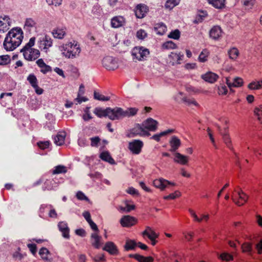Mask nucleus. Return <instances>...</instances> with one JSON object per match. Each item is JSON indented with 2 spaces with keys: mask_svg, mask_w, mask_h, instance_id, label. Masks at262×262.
<instances>
[{
  "mask_svg": "<svg viewBox=\"0 0 262 262\" xmlns=\"http://www.w3.org/2000/svg\"><path fill=\"white\" fill-rule=\"evenodd\" d=\"M24 38L23 32L19 28L12 29L6 35L3 43L4 49L7 51H12L21 43Z\"/></svg>",
  "mask_w": 262,
  "mask_h": 262,
  "instance_id": "f257e3e1",
  "label": "nucleus"
},
{
  "mask_svg": "<svg viewBox=\"0 0 262 262\" xmlns=\"http://www.w3.org/2000/svg\"><path fill=\"white\" fill-rule=\"evenodd\" d=\"M137 112L138 109L135 107L127 108L125 110L119 107H107V117L112 120H120L122 118L133 116Z\"/></svg>",
  "mask_w": 262,
  "mask_h": 262,
  "instance_id": "f03ea898",
  "label": "nucleus"
},
{
  "mask_svg": "<svg viewBox=\"0 0 262 262\" xmlns=\"http://www.w3.org/2000/svg\"><path fill=\"white\" fill-rule=\"evenodd\" d=\"M63 56L67 58H74L78 56L81 52L80 45L75 40L68 42L59 47Z\"/></svg>",
  "mask_w": 262,
  "mask_h": 262,
  "instance_id": "7ed1b4c3",
  "label": "nucleus"
},
{
  "mask_svg": "<svg viewBox=\"0 0 262 262\" xmlns=\"http://www.w3.org/2000/svg\"><path fill=\"white\" fill-rule=\"evenodd\" d=\"M149 54L148 49L143 47H134L131 51L133 59L135 61L145 60Z\"/></svg>",
  "mask_w": 262,
  "mask_h": 262,
  "instance_id": "20e7f679",
  "label": "nucleus"
},
{
  "mask_svg": "<svg viewBox=\"0 0 262 262\" xmlns=\"http://www.w3.org/2000/svg\"><path fill=\"white\" fill-rule=\"evenodd\" d=\"M24 58L28 61H33L37 59L40 56V51L36 49L23 48L20 50Z\"/></svg>",
  "mask_w": 262,
  "mask_h": 262,
  "instance_id": "39448f33",
  "label": "nucleus"
},
{
  "mask_svg": "<svg viewBox=\"0 0 262 262\" xmlns=\"http://www.w3.org/2000/svg\"><path fill=\"white\" fill-rule=\"evenodd\" d=\"M150 135L149 132L144 129L142 124H137L130 129L127 136L129 138H133L137 136H149Z\"/></svg>",
  "mask_w": 262,
  "mask_h": 262,
  "instance_id": "423d86ee",
  "label": "nucleus"
},
{
  "mask_svg": "<svg viewBox=\"0 0 262 262\" xmlns=\"http://www.w3.org/2000/svg\"><path fill=\"white\" fill-rule=\"evenodd\" d=\"M152 185L161 191H164L168 186H175L176 184L163 178H160L154 180L152 182Z\"/></svg>",
  "mask_w": 262,
  "mask_h": 262,
  "instance_id": "0eeeda50",
  "label": "nucleus"
},
{
  "mask_svg": "<svg viewBox=\"0 0 262 262\" xmlns=\"http://www.w3.org/2000/svg\"><path fill=\"white\" fill-rule=\"evenodd\" d=\"M102 64L104 68L108 70H115L118 67L117 60L112 56H106L102 60Z\"/></svg>",
  "mask_w": 262,
  "mask_h": 262,
  "instance_id": "6e6552de",
  "label": "nucleus"
},
{
  "mask_svg": "<svg viewBox=\"0 0 262 262\" xmlns=\"http://www.w3.org/2000/svg\"><path fill=\"white\" fill-rule=\"evenodd\" d=\"M143 142L140 140H134L128 143V148L134 155H139L143 147Z\"/></svg>",
  "mask_w": 262,
  "mask_h": 262,
  "instance_id": "1a4fd4ad",
  "label": "nucleus"
},
{
  "mask_svg": "<svg viewBox=\"0 0 262 262\" xmlns=\"http://www.w3.org/2000/svg\"><path fill=\"white\" fill-rule=\"evenodd\" d=\"M141 234L143 237L147 236L150 239L152 245L154 246L157 243L156 239L159 237V234L157 233L150 227H146Z\"/></svg>",
  "mask_w": 262,
  "mask_h": 262,
  "instance_id": "9d476101",
  "label": "nucleus"
},
{
  "mask_svg": "<svg viewBox=\"0 0 262 262\" xmlns=\"http://www.w3.org/2000/svg\"><path fill=\"white\" fill-rule=\"evenodd\" d=\"M183 56V54L181 52H171L168 56V63L172 66L179 64Z\"/></svg>",
  "mask_w": 262,
  "mask_h": 262,
  "instance_id": "9b49d317",
  "label": "nucleus"
},
{
  "mask_svg": "<svg viewBox=\"0 0 262 262\" xmlns=\"http://www.w3.org/2000/svg\"><path fill=\"white\" fill-rule=\"evenodd\" d=\"M52 45L53 40L48 36H45L39 41V48L46 53H48Z\"/></svg>",
  "mask_w": 262,
  "mask_h": 262,
  "instance_id": "f8f14e48",
  "label": "nucleus"
},
{
  "mask_svg": "<svg viewBox=\"0 0 262 262\" xmlns=\"http://www.w3.org/2000/svg\"><path fill=\"white\" fill-rule=\"evenodd\" d=\"M142 124L144 129L148 132H155L158 128V122L151 118H147Z\"/></svg>",
  "mask_w": 262,
  "mask_h": 262,
  "instance_id": "ddd939ff",
  "label": "nucleus"
},
{
  "mask_svg": "<svg viewBox=\"0 0 262 262\" xmlns=\"http://www.w3.org/2000/svg\"><path fill=\"white\" fill-rule=\"evenodd\" d=\"M223 31L220 26H214L211 28L209 31L210 37L214 40H219L223 35Z\"/></svg>",
  "mask_w": 262,
  "mask_h": 262,
  "instance_id": "4468645a",
  "label": "nucleus"
},
{
  "mask_svg": "<svg viewBox=\"0 0 262 262\" xmlns=\"http://www.w3.org/2000/svg\"><path fill=\"white\" fill-rule=\"evenodd\" d=\"M120 223L122 227H130L137 223V220L132 216L124 215L120 219Z\"/></svg>",
  "mask_w": 262,
  "mask_h": 262,
  "instance_id": "2eb2a0df",
  "label": "nucleus"
},
{
  "mask_svg": "<svg viewBox=\"0 0 262 262\" xmlns=\"http://www.w3.org/2000/svg\"><path fill=\"white\" fill-rule=\"evenodd\" d=\"M173 161L178 164L186 165L188 164L189 161V158L188 156L179 152H176L173 154Z\"/></svg>",
  "mask_w": 262,
  "mask_h": 262,
  "instance_id": "dca6fc26",
  "label": "nucleus"
},
{
  "mask_svg": "<svg viewBox=\"0 0 262 262\" xmlns=\"http://www.w3.org/2000/svg\"><path fill=\"white\" fill-rule=\"evenodd\" d=\"M201 78L209 83H215L219 78L217 74L211 71H208L201 75Z\"/></svg>",
  "mask_w": 262,
  "mask_h": 262,
  "instance_id": "f3484780",
  "label": "nucleus"
},
{
  "mask_svg": "<svg viewBox=\"0 0 262 262\" xmlns=\"http://www.w3.org/2000/svg\"><path fill=\"white\" fill-rule=\"evenodd\" d=\"M226 83L228 86L231 89L232 88H238L241 87L244 84V80L239 77H236L233 79L232 81H231L228 77L226 78Z\"/></svg>",
  "mask_w": 262,
  "mask_h": 262,
  "instance_id": "a211bd4d",
  "label": "nucleus"
},
{
  "mask_svg": "<svg viewBox=\"0 0 262 262\" xmlns=\"http://www.w3.org/2000/svg\"><path fill=\"white\" fill-rule=\"evenodd\" d=\"M11 20L8 16L0 17V32L7 31L11 26Z\"/></svg>",
  "mask_w": 262,
  "mask_h": 262,
  "instance_id": "6ab92c4d",
  "label": "nucleus"
},
{
  "mask_svg": "<svg viewBox=\"0 0 262 262\" xmlns=\"http://www.w3.org/2000/svg\"><path fill=\"white\" fill-rule=\"evenodd\" d=\"M148 11V8L145 5L139 4L135 9V13L137 18H142L145 16Z\"/></svg>",
  "mask_w": 262,
  "mask_h": 262,
  "instance_id": "aec40b11",
  "label": "nucleus"
},
{
  "mask_svg": "<svg viewBox=\"0 0 262 262\" xmlns=\"http://www.w3.org/2000/svg\"><path fill=\"white\" fill-rule=\"evenodd\" d=\"M102 249L111 255H117L118 254V250L115 244L112 242H106Z\"/></svg>",
  "mask_w": 262,
  "mask_h": 262,
  "instance_id": "412c9836",
  "label": "nucleus"
},
{
  "mask_svg": "<svg viewBox=\"0 0 262 262\" xmlns=\"http://www.w3.org/2000/svg\"><path fill=\"white\" fill-rule=\"evenodd\" d=\"M183 103L187 106L192 108H199L200 107V104L198 101L193 98L184 97L182 99Z\"/></svg>",
  "mask_w": 262,
  "mask_h": 262,
  "instance_id": "4be33fe9",
  "label": "nucleus"
},
{
  "mask_svg": "<svg viewBox=\"0 0 262 262\" xmlns=\"http://www.w3.org/2000/svg\"><path fill=\"white\" fill-rule=\"evenodd\" d=\"M92 245L96 249H99L102 245L101 237L98 235V232H94L91 234Z\"/></svg>",
  "mask_w": 262,
  "mask_h": 262,
  "instance_id": "5701e85b",
  "label": "nucleus"
},
{
  "mask_svg": "<svg viewBox=\"0 0 262 262\" xmlns=\"http://www.w3.org/2000/svg\"><path fill=\"white\" fill-rule=\"evenodd\" d=\"M170 151L171 152L176 151L181 146V140L176 136H172L170 141Z\"/></svg>",
  "mask_w": 262,
  "mask_h": 262,
  "instance_id": "b1692460",
  "label": "nucleus"
},
{
  "mask_svg": "<svg viewBox=\"0 0 262 262\" xmlns=\"http://www.w3.org/2000/svg\"><path fill=\"white\" fill-rule=\"evenodd\" d=\"M36 63L40 69V72L43 74H46L52 71L51 67L50 66L47 65L42 58L38 59Z\"/></svg>",
  "mask_w": 262,
  "mask_h": 262,
  "instance_id": "393cba45",
  "label": "nucleus"
},
{
  "mask_svg": "<svg viewBox=\"0 0 262 262\" xmlns=\"http://www.w3.org/2000/svg\"><path fill=\"white\" fill-rule=\"evenodd\" d=\"M124 203L125 205V207H119V210L122 212H129L132 210H134L136 208L135 205L130 200H125L124 201Z\"/></svg>",
  "mask_w": 262,
  "mask_h": 262,
  "instance_id": "a878e982",
  "label": "nucleus"
},
{
  "mask_svg": "<svg viewBox=\"0 0 262 262\" xmlns=\"http://www.w3.org/2000/svg\"><path fill=\"white\" fill-rule=\"evenodd\" d=\"M247 87L251 91H256L262 89V79L259 80H254L252 81L248 84Z\"/></svg>",
  "mask_w": 262,
  "mask_h": 262,
  "instance_id": "bb28decb",
  "label": "nucleus"
},
{
  "mask_svg": "<svg viewBox=\"0 0 262 262\" xmlns=\"http://www.w3.org/2000/svg\"><path fill=\"white\" fill-rule=\"evenodd\" d=\"M125 23L124 18L122 16H115L112 19L111 25L113 28L121 27Z\"/></svg>",
  "mask_w": 262,
  "mask_h": 262,
  "instance_id": "cd10ccee",
  "label": "nucleus"
},
{
  "mask_svg": "<svg viewBox=\"0 0 262 262\" xmlns=\"http://www.w3.org/2000/svg\"><path fill=\"white\" fill-rule=\"evenodd\" d=\"M39 254L43 260L46 262H52V259L50 257V253L47 248H41L39 250Z\"/></svg>",
  "mask_w": 262,
  "mask_h": 262,
  "instance_id": "c85d7f7f",
  "label": "nucleus"
},
{
  "mask_svg": "<svg viewBox=\"0 0 262 262\" xmlns=\"http://www.w3.org/2000/svg\"><path fill=\"white\" fill-rule=\"evenodd\" d=\"M58 227L60 231L62 233L63 236L68 238L69 237V229L67 224L64 222H60L58 224Z\"/></svg>",
  "mask_w": 262,
  "mask_h": 262,
  "instance_id": "c756f323",
  "label": "nucleus"
},
{
  "mask_svg": "<svg viewBox=\"0 0 262 262\" xmlns=\"http://www.w3.org/2000/svg\"><path fill=\"white\" fill-rule=\"evenodd\" d=\"M36 22L32 18H26L24 24V29L27 31H31V29L35 28Z\"/></svg>",
  "mask_w": 262,
  "mask_h": 262,
  "instance_id": "7c9ffc66",
  "label": "nucleus"
},
{
  "mask_svg": "<svg viewBox=\"0 0 262 262\" xmlns=\"http://www.w3.org/2000/svg\"><path fill=\"white\" fill-rule=\"evenodd\" d=\"M53 37L57 39H62L66 35V32L63 28H56L52 32Z\"/></svg>",
  "mask_w": 262,
  "mask_h": 262,
  "instance_id": "2f4dec72",
  "label": "nucleus"
},
{
  "mask_svg": "<svg viewBox=\"0 0 262 262\" xmlns=\"http://www.w3.org/2000/svg\"><path fill=\"white\" fill-rule=\"evenodd\" d=\"M66 134L65 133L58 134L54 138V143L56 145H62L65 142Z\"/></svg>",
  "mask_w": 262,
  "mask_h": 262,
  "instance_id": "473e14b6",
  "label": "nucleus"
},
{
  "mask_svg": "<svg viewBox=\"0 0 262 262\" xmlns=\"http://www.w3.org/2000/svg\"><path fill=\"white\" fill-rule=\"evenodd\" d=\"M228 54L230 59L235 61L239 56V52L236 48L232 47L228 50Z\"/></svg>",
  "mask_w": 262,
  "mask_h": 262,
  "instance_id": "72a5a7b5",
  "label": "nucleus"
},
{
  "mask_svg": "<svg viewBox=\"0 0 262 262\" xmlns=\"http://www.w3.org/2000/svg\"><path fill=\"white\" fill-rule=\"evenodd\" d=\"M208 3L216 9H222L225 6V0H207Z\"/></svg>",
  "mask_w": 262,
  "mask_h": 262,
  "instance_id": "f704fd0d",
  "label": "nucleus"
},
{
  "mask_svg": "<svg viewBox=\"0 0 262 262\" xmlns=\"http://www.w3.org/2000/svg\"><path fill=\"white\" fill-rule=\"evenodd\" d=\"M94 113L99 118L107 117V107L105 109L99 107H96Z\"/></svg>",
  "mask_w": 262,
  "mask_h": 262,
  "instance_id": "c9c22d12",
  "label": "nucleus"
},
{
  "mask_svg": "<svg viewBox=\"0 0 262 262\" xmlns=\"http://www.w3.org/2000/svg\"><path fill=\"white\" fill-rule=\"evenodd\" d=\"M209 52L207 49H203L200 53L198 60L200 62H205L208 60V57L209 55Z\"/></svg>",
  "mask_w": 262,
  "mask_h": 262,
  "instance_id": "e433bc0d",
  "label": "nucleus"
},
{
  "mask_svg": "<svg viewBox=\"0 0 262 262\" xmlns=\"http://www.w3.org/2000/svg\"><path fill=\"white\" fill-rule=\"evenodd\" d=\"M134 258H135L139 262H153L154 259L151 256L145 257L139 254H135L133 255Z\"/></svg>",
  "mask_w": 262,
  "mask_h": 262,
  "instance_id": "4c0bfd02",
  "label": "nucleus"
},
{
  "mask_svg": "<svg viewBox=\"0 0 262 262\" xmlns=\"http://www.w3.org/2000/svg\"><path fill=\"white\" fill-rule=\"evenodd\" d=\"M100 157L102 160L107 162L110 164L115 163L114 160L111 157L109 152L107 151H104L102 152L100 155Z\"/></svg>",
  "mask_w": 262,
  "mask_h": 262,
  "instance_id": "58836bf2",
  "label": "nucleus"
},
{
  "mask_svg": "<svg viewBox=\"0 0 262 262\" xmlns=\"http://www.w3.org/2000/svg\"><path fill=\"white\" fill-rule=\"evenodd\" d=\"M242 251L243 253H251L252 250V245L250 242H244L241 245Z\"/></svg>",
  "mask_w": 262,
  "mask_h": 262,
  "instance_id": "ea45409f",
  "label": "nucleus"
},
{
  "mask_svg": "<svg viewBox=\"0 0 262 262\" xmlns=\"http://www.w3.org/2000/svg\"><path fill=\"white\" fill-rule=\"evenodd\" d=\"M137 246V243L134 240L127 239L126 240L124 248L126 250H133Z\"/></svg>",
  "mask_w": 262,
  "mask_h": 262,
  "instance_id": "a19ab883",
  "label": "nucleus"
},
{
  "mask_svg": "<svg viewBox=\"0 0 262 262\" xmlns=\"http://www.w3.org/2000/svg\"><path fill=\"white\" fill-rule=\"evenodd\" d=\"M181 196V192L178 190H176L173 192L170 193L169 195L164 196L163 199L166 200H174L180 197Z\"/></svg>",
  "mask_w": 262,
  "mask_h": 262,
  "instance_id": "79ce46f5",
  "label": "nucleus"
},
{
  "mask_svg": "<svg viewBox=\"0 0 262 262\" xmlns=\"http://www.w3.org/2000/svg\"><path fill=\"white\" fill-rule=\"evenodd\" d=\"M162 49L165 50H172L177 48V46L172 41H168L162 44Z\"/></svg>",
  "mask_w": 262,
  "mask_h": 262,
  "instance_id": "37998d69",
  "label": "nucleus"
},
{
  "mask_svg": "<svg viewBox=\"0 0 262 262\" xmlns=\"http://www.w3.org/2000/svg\"><path fill=\"white\" fill-rule=\"evenodd\" d=\"M219 258L224 261H229L233 260V256L227 252H224L219 255Z\"/></svg>",
  "mask_w": 262,
  "mask_h": 262,
  "instance_id": "c03bdc74",
  "label": "nucleus"
},
{
  "mask_svg": "<svg viewBox=\"0 0 262 262\" xmlns=\"http://www.w3.org/2000/svg\"><path fill=\"white\" fill-rule=\"evenodd\" d=\"M67 171V167L63 165H58L54 168L52 171L53 174H57L62 173H66Z\"/></svg>",
  "mask_w": 262,
  "mask_h": 262,
  "instance_id": "a18cd8bd",
  "label": "nucleus"
},
{
  "mask_svg": "<svg viewBox=\"0 0 262 262\" xmlns=\"http://www.w3.org/2000/svg\"><path fill=\"white\" fill-rule=\"evenodd\" d=\"M155 29L158 34L163 35L166 32V27L163 24H159L155 27Z\"/></svg>",
  "mask_w": 262,
  "mask_h": 262,
  "instance_id": "49530a36",
  "label": "nucleus"
},
{
  "mask_svg": "<svg viewBox=\"0 0 262 262\" xmlns=\"http://www.w3.org/2000/svg\"><path fill=\"white\" fill-rule=\"evenodd\" d=\"M94 97L95 99L99 101H107L110 99V97L108 96H105L98 92H94Z\"/></svg>",
  "mask_w": 262,
  "mask_h": 262,
  "instance_id": "de8ad7c7",
  "label": "nucleus"
},
{
  "mask_svg": "<svg viewBox=\"0 0 262 262\" xmlns=\"http://www.w3.org/2000/svg\"><path fill=\"white\" fill-rule=\"evenodd\" d=\"M90 107H86L84 110V114L82 115V119L85 121H88L93 118L92 116L90 111Z\"/></svg>",
  "mask_w": 262,
  "mask_h": 262,
  "instance_id": "09e8293b",
  "label": "nucleus"
},
{
  "mask_svg": "<svg viewBox=\"0 0 262 262\" xmlns=\"http://www.w3.org/2000/svg\"><path fill=\"white\" fill-rule=\"evenodd\" d=\"M223 137V140L227 146H230L231 145V139L230 135L228 133L225 132L221 133Z\"/></svg>",
  "mask_w": 262,
  "mask_h": 262,
  "instance_id": "8fccbe9b",
  "label": "nucleus"
},
{
  "mask_svg": "<svg viewBox=\"0 0 262 262\" xmlns=\"http://www.w3.org/2000/svg\"><path fill=\"white\" fill-rule=\"evenodd\" d=\"M180 1V0H167L165 4V7L167 9H171L179 3Z\"/></svg>",
  "mask_w": 262,
  "mask_h": 262,
  "instance_id": "3c124183",
  "label": "nucleus"
},
{
  "mask_svg": "<svg viewBox=\"0 0 262 262\" xmlns=\"http://www.w3.org/2000/svg\"><path fill=\"white\" fill-rule=\"evenodd\" d=\"M53 182L51 180H46L42 186V189L44 191L51 190L53 188Z\"/></svg>",
  "mask_w": 262,
  "mask_h": 262,
  "instance_id": "603ef678",
  "label": "nucleus"
},
{
  "mask_svg": "<svg viewBox=\"0 0 262 262\" xmlns=\"http://www.w3.org/2000/svg\"><path fill=\"white\" fill-rule=\"evenodd\" d=\"M255 115L257 117L258 120L262 122V105L255 108L254 111Z\"/></svg>",
  "mask_w": 262,
  "mask_h": 262,
  "instance_id": "864d4df0",
  "label": "nucleus"
},
{
  "mask_svg": "<svg viewBox=\"0 0 262 262\" xmlns=\"http://www.w3.org/2000/svg\"><path fill=\"white\" fill-rule=\"evenodd\" d=\"M255 0H243V4L247 9H251L255 4Z\"/></svg>",
  "mask_w": 262,
  "mask_h": 262,
  "instance_id": "5fc2aeb1",
  "label": "nucleus"
},
{
  "mask_svg": "<svg viewBox=\"0 0 262 262\" xmlns=\"http://www.w3.org/2000/svg\"><path fill=\"white\" fill-rule=\"evenodd\" d=\"M180 36V32L178 30H175L173 31H171L168 37L170 38L174 39H179Z\"/></svg>",
  "mask_w": 262,
  "mask_h": 262,
  "instance_id": "6e6d98bb",
  "label": "nucleus"
},
{
  "mask_svg": "<svg viewBox=\"0 0 262 262\" xmlns=\"http://www.w3.org/2000/svg\"><path fill=\"white\" fill-rule=\"evenodd\" d=\"M47 4L50 6L58 7L61 5L62 0H46Z\"/></svg>",
  "mask_w": 262,
  "mask_h": 262,
  "instance_id": "4d7b16f0",
  "label": "nucleus"
},
{
  "mask_svg": "<svg viewBox=\"0 0 262 262\" xmlns=\"http://www.w3.org/2000/svg\"><path fill=\"white\" fill-rule=\"evenodd\" d=\"M28 80L29 81L32 86L37 84V80L36 76L33 74L30 75L28 78Z\"/></svg>",
  "mask_w": 262,
  "mask_h": 262,
  "instance_id": "13d9d810",
  "label": "nucleus"
},
{
  "mask_svg": "<svg viewBox=\"0 0 262 262\" xmlns=\"http://www.w3.org/2000/svg\"><path fill=\"white\" fill-rule=\"evenodd\" d=\"M10 60V57L8 55L0 56V65L7 64L9 62Z\"/></svg>",
  "mask_w": 262,
  "mask_h": 262,
  "instance_id": "bf43d9fd",
  "label": "nucleus"
},
{
  "mask_svg": "<svg viewBox=\"0 0 262 262\" xmlns=\"http://www.w3.org/2000/svg\"><path fill=\"white\" fill-rule=\"evenodd\" d=\"M91 140V145L93 147H97L98 144L100 141V139L99 137L96 136L92 137L90 139Z\"/></svg>",
  "mask_w": 262,
  "mask_h": 262,
  "instance_id": "052dcab7",
  "label": "nucleus"
},
{
  "mask_svg": "<svg viewBox=\"0 0 262 262\" xmlns=\"http://www.w3.org/2000/svg\"><path fill=\"white\" fill-rule=\"evenodd\" d=\"M147 36L146 32L142 29H140L137 32V37L138 39L143 40Z\"/></svg>",
  "mask_w": 262,
  "mask_h": 262,
  "instance_id": "680f3d73",
  "label": "nucleus"
},
{
  "mask_svg": "<svg viewBox=\"0 0 262 262\" xmlns=\"http://www.w3.org/2000/svg\"><path fill=\"white\" fill-rule=\"evenodd\" d=\"M228 90L225 85H221L218 87V94L223 96L227 94Z\"/></svg>",
  "mask_w": 262,
  "mask_h": 262,
  "instance_id": "e2e57ef3",
  "label": "nucleus"
},
{
  "mask_svg": "<svg viewBox=\"0 0 262 262\" xmlns=\"http://www.w3.org/2000/svg\"><path fill=\"white\" fill-rule=\"evenodd\" d=\"M37 145L40 148L45 149L49 147L50 142L49 141L39 142L37 143Z\"/></svg>",
  "mask_w": 262,
  "mask_h": 262,
  "instance_id": "0e129e2a",
  "label": "nucleus"
},
{
  "mask_svg": "<svg viewBox=\"0 0 262 262\" xmlns=\"http://www.w3.org/2000/svg\"><path fill=\"white\" fill-rule=\"evenodd\" d=\"M92 259L94 262H100V261H104L105 260L103 254H98L93 257Z\"/></svg>",
  "mask_w": 262,
  "mask_h": 262,
  "instance_id": "69168bd1",
  "label": "nucleus"
},
{
  "mask_svg": "<svg viewBox=\"0 0 262 262\" xmlns=\"http://www.w3.org/2000/svg\"><path fill=\"white\" fill-rule=\"evenodd\" d=\"M35 37H32L30 39L29 42L25 45V47H24V48H28L29 49H33L32 48V47L34 46V44H35Z\"/></svg>",
  "mask_w": 262,
  "mask_h": 262,
  "instance_id": "338daca9",
  "label": "nucleus"
},
{
  "mask_svg": "<svg viewBox=\"0 0 262 262\" xmlns=\"http://www.w3.org/2000/svg\"><path fill=\"white\" fill-rule=\"evenodd\" d=\"M76 196L78 198V199L80 200H85L88 202L89 201V199L88 197H86L85 194L81 191H78L77 192L76 194Z\"/></svg>",
  "mask_w": 262,
  "mask_h": 262,
  "instance_id": "774afa93",
  "label": "nucleus"
}]
</instances>
